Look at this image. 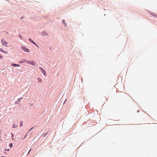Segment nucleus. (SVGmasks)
<instances>
[{"instance_id":"24","label":"nucleus","mask_w":157,"mask_h":157,"mask_svg":"<svg viewBox=\"0 0 157 157\" xmlns=\"http://www.w3.org/2000/svg\"><path fill=\"white\" fill-rule=\"evenodd\" d=\"M32 128H31L30 130H32Z\"/></svg>"},{"instance_id":"20","label":"nucleus","mask_w":157,"mask_h":157,"mask_svg":"<svg viewBox=\"0 0 157 157\" xmlns=\"http://www.w3.org/2000/svg\"><path fill=\"white\" fill-rule=\"evenodd\" d=\"M11 135H12V137H13V133H11Z\"/></svg>"},{"instance_id":"5","label":"nucleus","mask_w":157,"mask_h":157,"mask_svg":"<svg viewBox=\"0 0 157 157\" xmlns=\"http://www.w3.org/2000/svg\"><path fill=\"white\" fill-rule=\"evenodd\" d=\"M29 40L30 42H31L33 44H35V43L33 40H32L31 39H29Z\"/></svg>"},{"instance_id":"15","label":"nucleus","mask_w":157,"mask_h":157,"mask_svg":"<svg viewBox=\"0 0 157 157\" xmlns=\"http://www.w3.org/2000/svg\"><path fill=\"white\" fill-rule=\"evenodd\" d=\"M19 36L20 38H21V39L22 38V36L21 35H19Z\"/></svg>"},{"instance_id":"19","label":"nucleus","mask_w":157,"mask_h":157,"mask_svg":"<svg viewBox=\"0 0 157 157\" xmlns=\"http://www.w3.org/2000/svg\"><path fill=\"white\" fill-rule=\"evenodd\" d=\"M31 151V149H30L29 150V151L28 153V154H29L30 153V152Z\"/></svg>"},{"instance_id":"7","label":"nucleus","mask_w":157,"mask_h":157,"mask_svg":"<svg viewBox=\"0 0 157 157\" xmlns=\"http://www.w3.org/2000/svg\"><path fill=\"white\" fill-rule=\"evenodd\" d=\"M17 125L15 124H13V128H15L17 127Z\"/></svg>"},{"instance_id":"17","label":"nucleus","mask_w":157,"mask_h":157,"mask_svg":"<svg viewBox=\"0 0 157 157\" xmlns=\"http://www.w3.org/2000/svg\"><path fill=\"white\" fill-rule=\"evenodd\" d=\"M34 44L36 45L37 47H38V46L35 43Z\"/></svg>"},{"instance_id":"10","label":"nucleus","mask_w":157,"mask_h":157,"mask_svg":"<svg viewBox=\"0 0 157 157\" xmlns=\"http://www.w3.org/2000/svg\"><path fill=\"white\" fill-rule=\"evenodd\" d=\"M0 51L3 52L4 51L3 49L0 48Z\"/></svg>"},{"instance_id":"8","label":"nucleus","mask_w":157,"mask_h":157,"mask_svg":"<svg viewBox=\"0 0 157 157\" xmlns=\"http://www.w3.org/2000/svg\"><path fill=\"white\" fill-rule=\"evenodd\" d=\"M9 146L10 147H12L13 146V144L12 143L10 144Z\"/></svg>"},{"instance_id":"4","label":"nucleus","mask_w":157,"mask_h":157,"mask_svg":"<svg viewBox=\"0 0 157 157\" xmlns=\"http://www.w3.org/2000/svg\"><path fill=\"white\" fill-rule=\"evenodd\" d=\"M11 65L13 67H19L20 65L19 64H16L12 63Z\"/></svg>"},{"instance_id":"6","label":"nucleus","mask_w":157,"mask_h":157,"mask_svg":"<svg viewBox=\"0 0 157 157\" xmlns=\"http://www.w3.org/2000/svg\"><path fill=\"white\" fill-rule=\"evenodd\" d=\"M38 80L39 82L40 83L41 82L42 80L40 78H38Z\"/></svg>"},{"instance_id":"25","label":"nucleus","mask_w":157,"mask_h":157,"mask_svg":"<svg viewBox=\"0 0 157 157\" xmlns=\"http://www.w3.org/2000/svg\"><path fill=\"white\" fill-rule=\"evenodd\" d=\"M1 157H5L2 156H1Z\"/></svg>"},{"instance_id":"3","label":"nucleus","mask_w":157,"mask_h":157,"mask_svg":"<svg viewBox=\"0 0 157 157\" xmlns=\"http://www.w3.org/2000/svg\"><path fill=\"white\" fill-rule=\"evenodd\" d=\"M39 68L40 69L44 75L46 76L47 75L45 71L42 67H40Z\"/></svg>"},{"instance_id":"18","label":"nucleus","mask_w":157,"mask_h":157,"mask_svg":"<svg viewBox=\"0 0 157 157\" xmlns=\"http://www.w3.org/2000/svg\"><path fill=\"white\" fill-rule=\"evenodd\" d=\"M34 44L36 45L37 47H38V46L35 43Z\"/></svg>"},{"instance_id":"13","label":"nucleus","mask_w":157,"mask_h":157,"mask_svg":"<svg viewBox=\"0 0 157 157\" xmlns=\"http://www.w3.org/2000/svg\"><path fill=\"white\" fill-rule=\"evenodd\" d=\"M9 149H7V148H6V149H5V151H9Z\"/></svg>"},{"instance_id":"21","label":"nucleus","mask_w":157,"mask_h":157,"mask_svg":"<svg viewBox=\"0 0 157 157\" xmlns=\"http://www.w3.org/2000/svg\"><path fill=\"white\" fill-rule=\"evenodd\" d=\"M25 60H24V62H21V63H23V62H25Z\"/></svg>"},{"instance_id":"23","label":"nucleus","mask_w":157,"mask_h":157,"mask_svg":"<svg viewBox=\"0 0 157 157\" xmlns=\"http://www.w3.org/2000/svg\"><path fill=\"white\" fill-rule=\"evenodd\" d=\"M2 58V56H0V58Z\"/></svg>"},{"instance_id":"11","label":"nucleus","mask_w":157,"mask_h":157,"mask_svg":"<svg viewBox=\"0 0 157 157\" xmlns=\"http://www.w3.org/2000/svg\"><path fill=\"white\" fill-rule=\"evenodd\" d=\"M22 99V98H21L18 99V101L19 102L20 101V100Z\"/></svg>"},{"instance_id":"9","label":"nucleus","mask_w":157,"mask_h":157,"mask_svg":"<svg viewBox=\"0 0 157 157\" xmlns=\"http://www.w3.org/2000/svg\"><path fill=\"white\" fill-rule=\"evenodd\" d=\"M31 64L32 65H36V63H31Z\"/></svg>"},{"instance_id":"14","label":"nucleus","mask_w":157,"mask_h":157,"mask_svg":"<svg viewBox=\"0 0 157 157\" xmlns=\"http://www.w3.org/2000/svg\"><path fill=\"white\" fill-rule=\"evenodd\" d=\"M27 62L28 63H29V64H31V63L30 61H27Z\"/></svg>"},{"instance_id":"16","label":"nucleus","mask_w":157,"mask_h":157,"mask_svg":"<svg viewBox=\"0 0 157 157\" xmlns=\"http://www.w3.org/2000/svg\"><path fill=\"white\" fill-rule=\"evenodd\" d=\"M4 52V53H5L6 54H7V52H5V51H4V52Z\"/></svg>"},{"instance_id":"12","label":"nucleus","mask_w":157,"mask_h":157,"mask_svg":"<svg viewBox=\"0 0 157 157\" xmlns=\"http://www.w3.org/2000/svg\"><path fill=\"white\" fill-rule=\"evenodd\" d=\"M21 126H23V124H22V122L21 121L20 122V125Z\"/></svg>"},{"instance_id":"1","label":"nucleus","mask_w":157,"mask_h":157,"mask_svg":"<svg viewBox=\"0 0 157 157\" xmlns=\"http://www.w3.org/2000/svg\"><path fill=\"white\" fill-rule=\"evenodd\" d=\"M1 41L2 45L5 46L6 47L7 46V45L8 44V42L7 41L3 39H2Z\"/></svg>"},{"instance_id":"22","label":"nucleus","mask_w":157,"mask_h":157,"mask_svg":"<svg viewBox=\"0 0 157 157\" xmlns=\"http://www.w3.org/2000/svg\"><path fill=\"white\" fill-rule=\"evenodd\" d=\"M63 22L64 23V22H65V21H64V20H63Z\"/></svg>"},{"instance_id":"2","label":"nucleus","mask_w":157,"mask_h":157,"mask_svg":"<svg viewBox=\"0 0 157 157\" xmlns=\"http://www.w3.org/2000/svg\"><path fill=\"white\" fill-rule=\"evenodd\" d=\"M21 49L25 52H29V50L25 47L21 46Z\"/></svg>"}]
</instances>
